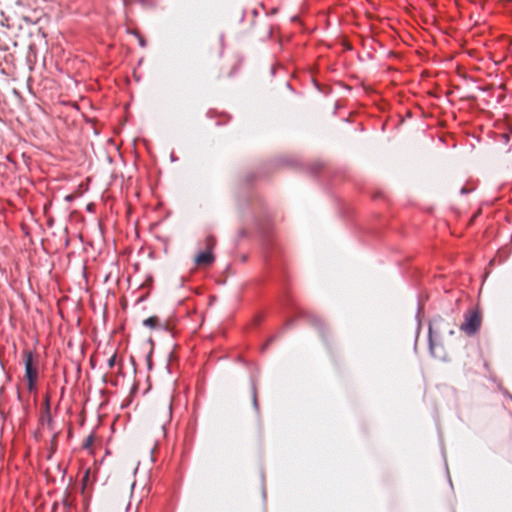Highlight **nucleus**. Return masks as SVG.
Segmentation results:
<instances>
[{
	"label": "nucleus",
	"instance_id": "f257e3e1",
	"mask_svg": "<svg viewBox=\"0 0 512 512\" xmlns=\"http://www.w3.org/2000/svg\"><path fill=\"white\" fill-rule=\"evenodd\" d=\"M445 331H447L450 335L454 334L453 327H451L444 318L441 316L434 317L429 324V349L431 354H435L434 350L437 344V338L441 336Z\"/></svg>",
	"mask_w": 512,
	"mask_h": 512
},
{
	"label": "nucleus",
	"instance_id": "f03ea898",
	"mask_svg": "<svg viewBox=\"0 0 512 512\" xmlns=\"http://www.w3.org/2000/svg\"><path fill=\"white\" fill-rule=\"evenodd\" d=\"M25 378L30 392L36 389L38 380V360L31 351L24 352Z\"/></svg>",
	"mask_w": 512,
	"mask_h": 512
},
{
	"label": "nucleus",
	"instance_id": "7ed1b4c3",
	"mask_svg": "<svg viewBox=\"0 0 512 512\" xmlns=\"http://www.w3.org/2000/svg\"><path fill=\"white\" fill-rule=\"evenodd\" d=\"M481 323V313L477 308H472L464 314V322L460 325V330L463 331L466 335L472 336L477 333Z\"/></svg>",
	"mask_w": 512,
	"mask_h": 512
},
{
	"label": "nucleus",
	"instance_id": "20e7f679",
	"mask_svg": "<svg viewBox=\"0 0 512 512\" xmlns=\"http://www.w3.org/2000/svg\"><path fill=\"white\" fill-rule=\"evenodd\" d=\"M214 260L215 257L213 253L211 251L206 250L204 252L199 253L195 257V264L197 266H209L214 262Z\"/></svg>",
	"mask_w": 512,
	"mask_h": 512
},
{
	"label": "nucleus",
	"instance_id": "39448f33",
	"mask_svg": "<svg viewBox=\"0 0 512 512\" xmlns=\"http://www.w3.org/2000/svg\"><path fill=\"white\" fill-rule=\"evenodd\" d=\"M159 322L157 316H151L143 321V324L151 329L156 328Z\"/></svg>",
	"mask_w": 512,
	"mask_h": 512
},
{
	"label": "nucleus",
	"instance_id": "423d86ee",
	"mask_svg": "<svg viewBox=\"0 0 512 512\" xmlns=\"http://www.w3.org/2000/svg\"><path fill=\"white\" fill-rule=\"evenodd\" d=\"M94 441H95V435L94 434H90L88 437H86V439L84 440L83 442V448L84 449H87L89 450L92 445L94 444Z\"/></svg>",
	"mask_w": 512,
	"mask_h": 512
},
{
	"label": "nucleus",
	"instance_id": "0eeeda50",
	"mask_svg": "<svg viewBox=\"0 0 512 512\" xmlns=\"http://www.w3.org/2000/svg\"><path fill=\"white\" fill-rule=\"evenodd\" d=\"M206 242V248L208 251H211L213 250V248L215 247L216 245V239L214 236H208L205 240Z\"/></svg>",
	"mask_w": 512,
	"mask_h": 512
},
{
	"label": "nucleus",
	"instance_id": "6e6552de",
	"mask_svg": "<svg viewBox=\"0 0 512 512\" xmlns=\"http://www.w3.org/2000/svg\"><path fill=\"white\" fill-rule=\"evenodd\" d=\"M252 403L256 411L259 410L258 394L255 386H252Z\"/></svg>",
	"mask_w": 512,
	"mask_h": 512
},
{
	"label": "nucleus",
	"instance_id": "1a4fd4ad",
	"mask_svg": "<svg viewBox=\"0 0 512 512\" xmlns=\"http://www.w3.org/2000/svg\"><path fill=\"white\" fill-rule=\"evenodd\" d=\"M313 324L319 329V331L321 333V337L324 339V334H323L324 324H323V322L320 319H315Z\"/></svg>",
	"mask_w": 512,
	"mask_h": 512
},
{
	"label": "nucleus",
	"instance_id": "9d476101",
	"mask_svg": "<svg viewBox=\"0 0 512 512\" xmlns=\"http://www.w3.org/2000/svg\"><path fill=\"white\" fill-rule=\"evenodd\" d=\"M171 414H172V405H171V400H169L167 403L166 417L169 419L171 417Z\"/></svg>",
	"mask_w": 512,
	"mask_h": 512
},
{
	"label": "nucleus",
	"instance_id": "9b49d317",
	"mask_svg": "<svg viewBox=\"0 0 512 512\" xmlns=\"http://www.w3.org/2000/svg\"><path fill=\"white\" fill-rule=\"evenodd\" d=\"M115 363H116V354H113V355L109 358V360H108V365H109V367H110V368H113V367H114V365H115Z\"/></svg>",
	"mask_w": 512,
	"mask_h": 512
},
{
	"label": "nucleus",
	"instance_id": "f8f14e48",
	"mask_svg": "<svg viewBox=\"0 0 512 512\" xmlns=\"http://www.w3.org/2000/svg\"><path fill=\"white\" fill-rule=\"evenodd\" d=\"M223 50L222 40L217 41V55L220 56Z\"/></svg>",
	"mask_w": 512,
	"mask_h": 512
},
{
	"label": "nucleus",
	"instance_id": "ddd939ff",
	"mask_svg": "<svg viewBox=\"0 0 512 512\" xmlns=\"http://www.w3.org/2000/svg\"><path fill=\"white\" fill-rule=\"evenodd\" d=\"M88 477H89V471H87V472L85 473V476H84V478H83V481H87Z\"/></svg>",
	"mask_w": 512,
	"mask_h": 512
},
{
	"label": "nucleus",
	"instance_id": "4468645a",
	"mask_svg": "<svg viewBox=\"0 0 512 512\" xmlns=\"http://www.w3.org/2000/svg\"><path fill=\"white\" fill-rule=\"evenodd\" d=\"M140 45L141 46H144L145 45V41L143 39H140Z\"/></svg>",
	"mask_w": 512,
	"mask_h": 512
},
{
	"label": "nucleus",
	"instance_id": "2eb2a0df",
	"mask_svg": "<svg viewBox=\"0 0 512 512\" xmlns=\"http://www.w3.org/2000/svg\"><path fill=\"white\" fill-rule=\"evenodd\" d=\"M64 504H65V505H69V503H68V500H67V499H65V500H64Z\"/></svg>",
	"mask_w": 512,
	"mask_h": 512
}]
</instances>
